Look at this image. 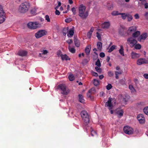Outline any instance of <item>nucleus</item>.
Wrapping results in <instances>:
<instances>
[{
    "label": "nucleus",
    "instance_id": "obj_1",
    "mask_svg": "<svg viewBox=\"0 0 148 148\" xmlns=\"http://www.w3.org/2000/svg\"><path fill=\"white\" fill-rule=\"evenodd\" d=\"M86 7L83 4L80 5L79 8L78 15L83 19H86L88 15V13L86 11Z\"/></svg>",
    "mask_w": 148,
    "mask_h": 148
},
{
    "label": "nucleus",
    "instance_id": "obj_2",
    "mask_svg": "<svg viewBox=\"0 0 148 148\" xmlns=\"http://www.w3.org/2000/svg\"><path fill=\"white\" fill-rule=\"evenodd\" d=\"M115 103L116 100L115 99L109 98L108 101L106 103V106L108 107V109L110 110L111 114H113V111L112 109Z\"/></svg>",
    "mask_w": 148,
    "mask_h": 148
},
{
    "label": "nucleus",
    "instance_id": "obj_3",
    "mask_svg": "<svg viewBox=\"0 0 148 148\" xmlns=\"http://www.w3.org/2000/svg\"><path fill=\"white\" fill-rule=\"evenodd\" d=\"M29 7V3L28 2H25L20 6L18 11L21 13H25L28 10Z\"/></svg>",
    "mask_w": 148,
    "mask_h": 148
},
{
    "label": "nucleus",
    "instance_id": "obj_4",
    "mask_svg": "<svg viewBox=\"0 0 148 148\" xmlns=\"http://www.w3.org/2000/svg\"><path fill=\"white\" fill-rule=\"evenodd\" d=\"M81 115L84 122L86 124H87L89 121V116L87 112L86 111H82L81 112Z\"/></svg>",
    "mask_w": 148,
    "mask_h": 148
},
{
    "label": "nucleus",
    "instance_id": "obj_5",
    "mask_svg": "<svg viewBox=\"0 0 148 148\" xmlns=\"http://www.w3.org/2000/svg\"><path fill=\"white\" fill-rule=\"evenodd\" d=\"M40 25V24L37 22H29L27 24V27L30 29H37Z\"/></svg>",
    "mask_w": 148,
    "mask_h": 148
},
{
    "label": "nucleus",
    "instance_id": "obj_6",
    "mask_svg": "<svg viewBox=\"0 0 148 148\" xmlns=\"http://www.w3.org/2000/svg\"><path fill=\"white\" fill-rule=\"evenodd\" d=\"M127 43L131 47H133L137 43L136 40L132 37L128 38L127 40Z\"/></svg>",
    "mask_w": 148,
    "mask_h": 148
},
{
    "label": "nucleus",
    "instance_id": "obj_7",
    "mask_svg": "<svg viewBox=\"0 0 148 148\" xmlns=\"http://www.w3.org/2000/svg\"><path fill=\"white\" fill-rule=\"evenodd\" d=\"M123 131L124 132L128 134H131L133 133L134 130L131 127L126 126L123 128Z\"/></svg>",
    "mask_w": 148,
    "mask_h": 148
},
{
    "label": "nucleus",
    "instance_id": "obj_8",
    "mask_svg": "<svg viewBox=\"0 0 148 148\" xmlns=\"http://www.w3.org/2000/svg\"><path fill=\"white\" fill-rule=\"evenodd\" d=\"M4 13L2 7L0 5V24L3 23L5 21Z\"/></svg>",
    "mask_w": 148,
    "mask_h": 148
},
{
    "label": "nucleus",
    "instance_id": "obj_9",
    "mask_svg": "<svg viewBox=\"0 0 148 148\" xmlns=\"http://www.w3.org/2000/svg\"><path fill=\"white\" fill-rule=\"evenodd\" d=\"M137 119L140 123H143L145 122V119L143 114H139L137 116Z\"/></svg>",
    "mask_w": 148,
    "mask_h": 148
},
{
    "label": "nucleus",
    "instance_id": "obj_10",
    "mask_svg": "<svg viewBox=\"0 0 148 148\" xmlns=\"http://www.w3.org/2000/svg\"><path fill=\"white\" fill-rule=\"evenodd\" d=\"M136 63L138 65H141L144 64H148V60L144 58H140L137 61Z\"/></svg>",
    "mask_w": 148,
    "mask_h": 148
},
{
    "label": "nucleus",
    "instance_id": "obj_11",
    "mask_svg": "<svg viewBox=\"0 0 148 148\" xmlns=\"http://www.w3.org/2000/svg\"><path fill=\"white\" fill-rule=\"evenodd\" d=\"M45 35V31L43 30H41L38 31L35 34V37L36 38H40Z\"/></svg>",
    "mask_w": 148,
    "mask_h": 148
},
{
    "label": "nucleus",
    "instance_id": "obj_12",
    "mask_svg": "<svg viewBox=\"0 0 148 148\" xmlns=\"http://www.w3.org/2000/svg\"><path fill=\"white\" fill-rule=\"evenodd\" d=\"M130 56L132 59L135 60L139 58L140 56V55L139 53L132 51L130 53Z\"/></svg>",
    "mask_w": 148,
    "mask_h": 148
},
{
    "label": "nucleus",
    "instance_id": "obj_13",
    "mask_svg": "<svg viewBox=\"0 0 148 148\" xmlns=\"http://www.w3.org/2000/svg\"><path fill=\"white\" fill-rule=\"evenodd\" d=\"M136 26H132L130 27L127 31L128 34H130L136 31Z\"/></svg>",
    "mask_w": 148,
    "mask_h": 148
},
{
    "label": "nucleus",
    "instance_id": "obj_14",
    "mask_svg": "<svg viewBox=\"0 0 148 148\" xmlns=\"http://www.w3.org/2000/svg\"><path fill=\"white\" fill-rule=\"evenodd\" d=\"M110 26V21H105L101 24V27L103 29H107Z\"/></svg>",
    "mask_w": 148,
    "mask_h": 148
},
{
    "label": "nucleus",
    "instance_id": "obj_15",
    "mask_svg": "<svg viewBox=\"0 0 148 148\" xmlns=\"http://www.w3.org/2000/svg\"><path fill=\"white\" fill-rule=\"evenodd\" d=\"M94 53L95 54V56L96 59L97 58V60L95 63V65L97 66H101V64L100 60L99 58H98V54L95 52H94Z\"/></svg>",
    "mask_w": 148,
    "mask_h": 148
},
{
    "label": "nucleus",
    "instance_id": "obj_16",
    "mask_svg": "<svg viewBox=\"0 0 148 148\" xmlns=\"http://www.w3.org/2000/svg\"><path fill=\"white\" fill-rule=\"evenodd\" d=\"M27 51L21 50L18 52V55L21 56H24L27 55Z\"/></svg>",
    "mask_w": 148,
    "mask_h": 148
},
{
    "label": "nucleus",
    "instance_id": "obj_17",
    "mask_svg": "<svg viewBox=\"0 0 148 148\" xmlns=\"http://www.w3.org/2000/svg\"><path fill=\"white\" fill-rule=\"evenodd\" d=\"M147 36V34L146 33L142 34L139 37L138 40L141 41V40H144Z\"/></svg>",
    "mask_w": 148,
    "mask_h": 148
},
{
    "label": "nucleus",
    "instance_id": "obj_18",
    "mask_svg": "<svg viewBox=\"0 0 148 148\" xmlns=\"http://www.w3.org/2000/svg\"><path fill=\"white\" fill-rule=\"evenodd\" d=\"M92 88L90 89L88 91L87 94V97L88 98L90 99H92Z\"/></svg>",
    "mask_w": 148,
    "mask_h": 148
},
{
    "label": "nucleus",
    "instance_id": "obj_19",
    "mask_svg": "<svg viewBox=\"0 0 148 148\" xmlns=\"http://www.w3.org/2000/svg\"><path fill=\"white\" fill-rule=\"evenodd\" d=\"M60 57H61V58L62 60H70V58H69L68 56L66 54H61L60 55Z\"/></svg>",
    "mask_w": 148,
    "mask_h": 148
},
{
    "label": "nucleus",
    "instance_id": "obj_20",
    "mask_svg": "<svg viewBox=\"0 0 148 148\" xmlns=\"http://www.w3.org/2000/svg\"><path fill=\"white\" fill-rule=\"evenodd\" d=\"M125 29H126L125 27L123 26H121L119 29V34L122 35H123L124 31Z\"/></svg>",
    "mask_w": 148,
    "mask_h": 148
},
{
    "label": "nucleus",
    "instance_id": "obj_21",
    "mask_svg": "<svg viewBox=\"0 0 148 148\" xmlns=\"http://www.w3.org/2000/svg\"><path fill=\"white\" fill-rule=\"evenodd\" d=\"M74 30L72 29H70L69 33L67 34V36L68 37H72L74 34Z\"/></svg>",
    "mask_w": 148,
    "mask_h": 148
},
{
    "label": "nucleus",
    "instance_id": "obj_22",
    "mask_svg": "<svg viewBox=\"0 0 148 148\" xmlns=\"http://www.w3.org/2000/svg\"><path fill=\"white\" fill-rule=\"evenodd\" d=\"M91 47L90 45L87 46L85 49V52L87 55H88L90 53Z\"/></svg>",
    "mask_w": 148,
    "mask_h": 148
},
{
    "label": "nucleus",
    "instance_id": "obj_23",
    "mask_svg": "<svg viewBox=\"0 0 148 148\" xmlns=\"http://www.w3.org/2000/svg\"><path fill=\"white\" fill-rule=\"evenodd\" d=\"M69 89L66 88L61 91V93L64 95H67L69 92Z\"/></svg>",
    "mask_w": 148,
    "mask_h": 148
},
{
    "label": "nucleus",
    "instance_id": "obj_24",
    "mask_svg": "<svg viewBox=\"0 0 148 148\" xmlns=\"http://www.w3.org/2000/svg\"><path fill=\"white\" fill-rule=\"evenodd\" d=\"M66 88V85L64 84H59L58 87V89H60L62 91L65 88Z\"/></svg>",
    "mask_w": 148,
    "mask_h": 148
},
{
    "label": "nucleus",
    "instance_id": "obj_25",
    "mask_svg": "<svg viewBox=\"0 0 148 148\" xmlns=\"http://www.w3.org/2000/svg\"><path fill=\"white\" fill-rule=\"evenodd\" d=\"M74 42L75 45L77 47H79L80 46V43L78 39L75 37H74Z\"/></svg>",
    "mask_w": 148,
    "mask_h": 148
},
{
    "label": "nucleus",
    "instance_id": "obj_26",
    "mask_svg": "<svg viewBox=\"0 0 148 148\" xmlns=\"http://www.w3.org/2000/svg\"><path fill=\"white\" fill-rule=\"evenodd\" d=\"M78 96L79 97V101L82 103H84L85 100L84 99L83 96L81 94H79Z\"/></svg>",
    "mask_w": 148,
    "mask_h": 148
},
{
    "label": "nucleus",
    "instance_id": "obj_27",
    "mask_svg": "<svg viewBox=\"0 0 148 148\" xmlns=\"http://www.w3.org/2000/svg\"><path fill=\"white\" fill-rule=\"evenodd\" d=\"M129 88L132 93H135L136 92V91L132 85H130Z\"/></svg>",
    "mask_w": 148,
    "mask_h": 148
},
{
    "label": "nucleus",
    "instance_id": "obj_28",
    "mask_svg": "<svg viewBox=\"0 0 148 148\" xmlns=\"http://www.w3.org/2000/svg\"><path fill=\"white\" fill-rule=\"evenodd\" d=\"M128 14L125 13H120V15H121L122 18L124 20L127 17Z\"/></svg>",
    "mask_w": 148,
    "mask_h": 148
},
{
    "label": "nucleus",
    "instance_id": "obj_29",
    "mask_svg": "<svg viewBox=\"0 0 148 148\" xmlns=\"http://www.w3.org/2000/svg\"><path fill=\"white\" fill-rule=\"evenodd\" d=\"M69 30L68 27H64L63 29V34L64 36H65L68 32Z\"/></svg>",
    "mask_w": 148,
    "mask_h": 148
},
{
    "label": "nucleus",
    "instance_id": "obj_30",
    "mask_svg": "<svg viewBox=\"0 0 148 148\" xmlns=\"http://www.w3.org/2000/svg\"><path fill=\"white\" fill-rule=\"evenodd\" d=\"M120 47L121 48L119 50V52L121 55L123 56H124V49L122 45H121Z\"/></svg>",
    "mask_w": 148,
    "mask_h": 148
},
{
    "label": "nucleus",
    "instance_id": "obj_31",
    "mask_svg": "<svg viewBox=\"0 0 148 148\" xmlns=\"http://www.w3.org/2000/svg\"><path fill=\"white\" fill-rule=\"evenodd\" d=\"M140 34V32L138 31H136L133 33L132 34L133 37L134 38L138 37Z\"/></svg>",
    "mask_w": 148,
    "mask_h": 148
},
{
    "label": "nucleus",
    "instance_id": "obj_32",
    "mask_svg": "<svg viewBox=\"0 0 148 148\" xmlns=\"http://www.w3.org/2000/svg\"><path fill=\"white\" fill-rule=\"evenodd\" d=\"M122 71H115V77L116 79H118L119 78L118 75H121L122 73Z\"/></svg>",
    "mask_w": 148,
    "mask_h": 148
},
{
    "label": "nucleus",
    "instance_id": "obj_33",
    "mask_svg": "<svg viewBox=\"0 0 148 148\" xmlns=\"http://www.w3.org/2000/svg\"><path fill=\"white\" fill-rule=\"evenodd\" d=\"M68 49L69 51L72 53H74L75 52V50L74 48H72L69 45L68 46Z\"/></svg>",
    "mask_w": 148,
    "mask_h": 148
},
{
    "label": "nucleus",
    "instance_id": "obj_34",
    "mask_svg": "<svg viewBox=\"0 0 148 148\" xmlns=\"http://www.w3.org/2000/svg\"><path fill=\"white\" fill-rule=\"evenodd\" d=\"M97 46L98 49L99 50H101L102 49V43L100 42H98L97 44Z\"/></svg>",
    "mask_w": 148,
    "mask_h": 148
},
{
    "label": "nucleus",
    "instance_id": "obj_35",
    "mask_svg": "<svg viewBox=\"0 0 148 148\" xmlns=\"http://www.w3.org/2000/svg\"><path fill=\"white\" fill-rule=\"evenodd\" d=\"M116 46L115 45H112L110 47L108 52L109 53L111 52L116 48Z\"/></svg>",
    "mask_w": 148,
    "mask_h": 148
},
{
    "label": "nucleus",
    "instance_id": "obj_36",
    "mask_svg": "<svg viewBox=\"0 0 148 148\" xmlns=\"http://www.w3.org/2000/svg\"><path fill=\"white\" fill-rule=\"evenodd\" d=\"M93 83L95 86H97L99 84V82L98 80L94 79L93 81Z\"/></svg>",
    "mask_w": 148,
    "mask_h": 148
},
{
    "label": "nucleus",
    "instance_id": "obj_37",
    "mask_svg": "<svg viewBox=\"0 0 148 148\" xmlns=\"http://www.w3.org/2000/svg\"><path fill=\"white\" fill-rule=\"evenodd\" d=\"M123 112L122 110H121L117 111V114L120 117L122 116L123 115Z\"/></svg>",
    "mask_w": 148,
    "mask_h": 148
},
{
    "label": "nucleus",
    "instance_id": "obj_38",
    "mask_svg": "<svg viewBox=\"0 0 148 148\" xmlns=\"http://www.w3.org/2000/svg\"><path fill=\"white\" fill-rule=\"evenodd\" d=\"M134 47V48L136 49H140L141 47V45L139 44H136Z\"/></svg>",
    "mask_w": 148,
    "mask_h": 148
},
{
    "label": "nucleus",
    "instance_id": "obj_39",
    "mask_svg": "<svg viewBox=\"0 0 148 148\" xmlns=\"http://www.w3.org/2000/svg\"><path fill=\"white\" fill-rule=\"evenodd\" d=\"M143 111L145 114L148 115V107L144 108L143 109Z\"/></svg>",
    "mask_w": 148,
    "mask_h": 148
},
{
    "label": "nucleus",
    "instance_id": "obj_40",
    "mask_svg": "<svg viewBox=\"0 0 148 148\" xmlns=\"http://www.w3.org/2000/svg\"><path fill=\"white\" fill-rule=\"evenodd\" d=\"M69 78L70 81H73L75 79V77L73 75H70L69 76Z\"/></svg>",
    "mask_w": 148,
    "mask_h": 148
},
{
    "label": "nucleus",
    "instance_id": "obj_41",
    "mask_svg": "<svg viewBox=\"0 0 148 148\" xmlns=\"http://www.w3.org/2000/svg\"><path fill=\"white\" fill-rule=\"evenodd\" d=\"M106 8L109 10H112L113 8V6L112 5H110L109 4H107L106 5Z\"/></svg>",
    "mask_w": 148,
    "mask_h": 148
},
{
    "label": "nucleus",
    "instance_id": "obj_42",
    "mask_svg": "<svg viewBox=\"0 0 148 148\" xmlns=\"http://www.w3.org/2000/svg\"><path fill=\"white\" fill-rule=\"evenodd\" d=\"M120 13H119L118 11H113L112 13L111 14L113 16H116L120 15Z\"/></svg>",
    "mask_w": 148,
    "mask_h": 148
},
{
    "label": "nucleus",
    "instance_id": "obj_43",
    "mask_svg": "<svg viewBox=\"0 0 148 148\" xmlns=\"http://www.w3.org/2000/svg\"><path fill=\"white\" fill-rule=\"evenodd\" d=\"M100 66H96L95 67V69L96 71L98 73H101V69L100 68Z\"/></svg>",
    "mask_w": 148,
    "mask_h": 148
},
{
    "label": "nucleus",
    "instance_id": "obj_44",
    "mask_svg": "<svg viewBox=\"0 0 148 148\" xmlns=\"http://www.w3.org/2000/svg\"><path fill=\"white\" fill-rule=\"evenodd\" d=\"M96 36L97 38L98 39L100 40L101 41V34L99 33L98 32H96Z\"/></svg>",
    "mask_w": 148,
    "mask_h": 148
},
{
    "label": "nucleus",
    "instance_id": "obj_45",
    "mask_svg": "<svg viewBox=\"0 0 148 148\" xmlns=\"http://www.w3.org/2000/svg\"><path fill=\"white\" fill-rule=\"evenodd\" d=\"M127 17V21H130L133 18L132 16L129 14H128Z\"/></svg>",
    "mask_w": 148,
    "mask_h": 148
},
{
    "label": "nucleus",
    "instance_id": "obj_46",
    "mask_svg": "<svg viewBox=\"0 0 148 148\" xmlns=\"http://www.w3.org/2000/svg\"><path fill=\"white\" fill-rule=\"evenodd\" d=\"M71 10L73 12V14L74 15H75L76 14V9L75 8H74V7L73 8L71 9Z\"/></svg>",
    "mask_w": 148,
    "mask_h": 148
},
{
    "label": "nucleus",
    "instance_id": "obj_47",
    "mask_svg": "<svg viewBox=\"0 0 148 148\" xmlns=\"http://www.w3.org/2000/svg\"><path fill=\"white\" fill-rule=\"evenodd\" d=\"M92 28H91L90 30V32L88 33V38H90L91 36L92 33Z\"/></svg>",
    "mask_w": 148,
    "mask_h": 148
},
{
    "label": "nucleus",
    "instance_id": "obj_48",
    "mask_svg": "<svg viewBox=\"0 0 148 148\" xmlns=\"http://www.w3.org/2000/svg\"><path fill=\"white\" fill-rule=\"evenodd\" d=\"M112 87V86L110 84H108L106 86V89L109 90Z\"/></svg>",
    "mask_w": 148,
    "mask_h": 148
},
{
    "label": "nucleus",
    "instance_id": "obj_49",
    "mask_svg": "<svg viewBox=\"0 0 148 148\" xmlns=\"http://www.w3.org/2000/svg\"><path fill=\"white\" fill-rule=\"evenodd\" d=\"M72 21V19L71 18H66L65 19V21L66 23H69Z\"/></svg>",
    "mask_w": 148,
    "mask_h": 148
},
{
    "label": "nucleus",
    "instance_id": "obj_50",
    "mask_svg": "<svg viewBox=\"0 0 148 148\" xmlns=\"http://www.w3.org/2000/svg\"><path fill=\"white\" fill-rule=\"evenodd\" d=\"M108 75L109 77H112L114 75V73L112 72L109 71L108 72Z\"/></svg>",
    "mask_w": 148,
    "mask_h": 148
},
{
    "label": "nucleus",
    "instance_id": "obj_51",
    "mask_svg": "<svg viewBox=\"0 0 148 148\" xmlns=\"http://www.w3.org/2000/svg\"><path fill=\"white\" fill-rule=\"evenodd\" d=\"M45 20L47 21L48 22L50 21V19L49 18V16L47 15H46L45 16Z\"/></svg>",
    "mask_w": 148,
    "mask_h": 148
},
{
    "label": "nucleus",
    "instance_id": "obj_52",
    "mask_svg": "<svg viewBox=\"0 0 148 148\" xmlns=\"http://www.w3.org/2000/svg\"><path fill=\"white\" fill-rule=\"evenodd\" d=\"M87 59H84L82 60V63L83 65H84L87 63Z\"/></svg>",
    "mask_w": 148,
    "mask_h": 148
},
{
    "label": "nucleus",
    "instance_id": "obj_53",
    "mask_svg": "<svg viewBox=\"0 0 148 148\" xmlns=\"http://www.w3.org/2000/svg\"><path fill=\"white\" fill-rule=\"evenodd\" d=\"M69 44V45H70L73 42V41L72 39H69L67 40L66 41Z\"/></svg>",
    "mask_w": 148,
    "mask_h": 148
},
{
    "label": "nucleus",
    "instance_id": "obj_54",
    "mask_svg": "<svg viewBox=\"0 0 148 148\" xmlns=\"http://www.w3.org/2000/svg\"><path fill=\"white\" fill-rule=\"evenodd\" d=\"M99 56L101 58H103L105 56V54L103 52H101L100 53Z\"/></svg>",
    "mask_w": 148,
    "mask_h": 148
},
{
    "label": "nucleus",
    "instance_id": "obj_55",
    "mask_svg": "<svg viewBox=\"0 0 148 148\" xmlns=\"http://www.w3.org/2000/svg\"><path fill=\"white\" fill-rule=\"evenodd\" d=\"M31 13L33 14H34L36 12V10L35 9H32L30 11Z\"/></svg>",
    "mask_w": 148,
    "mask_h": 148
},
{
    "label": "nucleus",
    "instance_id": "obj_56",
    "mask_svg": "<svg viewBox=\"0 0 148 148\" xmlns=\"http://www.w3.org/2000/svg\"><path fill=\"white\" fill-rule=\"evenodd\" d=\"M140 1H141V3L142 5H144L147 2L146 0H142Z\"/></svg>",
    "mask_w": 148,
    "mask_h": 148
},
{
    "label": "nucleus",
    "instance_id": "obj_57",
    "mask_svg": "<svg viewBox=\"0 0 148 148\" xmlns=\"http://www.w3.org/2000/svg\"><path fill=\"white\" fill-rule=\"evenodd\" d=\"M42 54H46L48 53V51L47 50H44L42 51Z\"/></svg>",
    "mask_w": 148,
    "mask_h": 148
},
{
    "label": "nucleus",
    "instance_id": "obj_58",
    "mask_svg": "<svg viewBox=\"0 0 148 148\" xmlns=\"http://www.w3.org/2000/svg\"><path fill=\"white\" fill-rule=\"evenodd\" d=\"M143 77L146 79H148V74L145 73L143 75Z\"/></svg>",
    "mask_w": 148,
    "mask_h": 148
},
{
    "label": "nucleus",
    "instance_id": "obj_59",
    "mask_svg": "<svg viewBox=\"0 0 148 148\" xmlns=\"http://www.w3.org/2000/svg\"><path fill=\"white\" fill-rule=\"evenodd\" d=\"M134 17L136 19H137L139 18V16L138 14H136L134 15Z\"/></svg>",
    "mask_w": 148,
    "mask_h": 148
},
{
    "label": "nucleus",
    "instance_id": "obj_60",
    "mask_svg": "<svg viewBox=\"0 0 148 148\" xmlns=\"http://www.w3.org/2000/svg\"><path fill=\"white\" fill-rule=\"evenodd\" d=\"M60 12L59 11L57 10H56V11H55V14L56 15H60Z\"/></svg>",
    "mask_w": 148,
    "mask_h": 148
},
{
    "label": "nucleus",
    "instance_id": "obj_61",
    "mask_svg": "<svg viewBox=\"0 0 148 148\" xmlns=\"http://www.w3.org/2000/svg\"><path fill=\"white\" fill-rule=\"evenodd\" d=\"M144 5L145 8L147 9L148 8V3H146Z\"/></svg>",
    "mask_w": 148,
    "mask_h": 148
},
{
    "label": "nucleus",
    "instance_id": "obj_62",
    "mask_svg": "<svg viewBox=\"0 0 148 148\" xmlns=\"http://www.w3.org/2000/svg\"><path fill=\"white\" fill-rule=\"evenodd\" d=\"M127 101L126 98H124L123 100V102L125 104H126V102Z\"/></svg>",
    "mask_w": 148,
    "mask_h": 148
},
{
    "label": "nucleus",
    "instance_id": "obj_63",
    "mask_svg": "<svg viewBox=\"0 0 148 148\" xmlns=\"http://www.w3.org/2000/svg\"><path fill=\"white\" fill-rule=\"evenodd\" d=\"M139 105L141 106H144L145 105V103L144 102H141L139 103Z\"/></svg>",
    "mask_w": 148,
    "mask_h": 148
},
{
    "label": "nucleus",
    "instance_id": "obj_64",
    "mask_svg": "<svg viewBox=\"0 0 148 148\" xmlns=\"http://www.w3.org/2000/svg\"><path fill=\"white\" fill-rule=\"evenodd\" d=\"M145 16L146 18L148 19V12L145 13Z\"/></svg>",
    "mask_w": 148,
    "mask_h": 148
}]
</instances>
